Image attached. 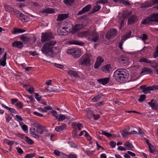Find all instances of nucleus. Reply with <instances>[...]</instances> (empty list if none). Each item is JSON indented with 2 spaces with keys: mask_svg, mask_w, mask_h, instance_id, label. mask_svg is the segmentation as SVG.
Returning <instances> with one entry per match:
<instances>
[{
  "mask_svg": "<svg viewBox=\"0 0 158 158\" xmlns=\"http://www.w3.org/2000/svg\"><path fill=\"white\" fill-rule=\"evenodd\" d=\"M56 43V42L54 40H51L46 42L42 47L41 51L47 56L54 57L60 51L59 47H53Z\"/></svg>",
  "mask_w": 158,
  "mask_h": 158,
  "instance_id": "1",
  "label": "nucleus"
},
{
  "mask_svg": "<svg viewBox=\"0 0 158 158\" xmlns=\"http://www.w3.org/2000/svg\"><path fill=\"white\" fill-rule=\"evenodd\" d=\"M126 72V70L122 69H118L114 72V77L118 82H124L128 77Z\"/></svg>",
  "mask_w": 158,
  "mask_h": 158,
  "instance_id": "2",
  "label": "nucleus"
},
{
  "mask_svg": "<svg viewBox=\"0 0 158 158\" xmlns=\"http://www.w3.org/2000/svg\"><path fill=\"white\" fill-rule=\"evenodd\" d=\"M91 57V55L87 53L84 54L80 59L79 61L80 64L87 65L90 62Z\"/></svg>",
  "mask_w": 158,
  "mask_h": 158,
  "instance_id": "3",
  "label": "nucleus"
},
{
  "mask_svg": "<svg viewBox=\"0 0 158 158\" xmlns=\"http://www.w3.org/2000/svg\"><path fill=\"white\" fill-rule=\"evenodd\" d=\"M99 37V34L96 31L95 29L89 31L88 38L89 40L96 42L98 40Z\"/></svg>",
  "mask_w": 158,
  "mask_h": 158,
  "instance_id": "4",
  "label": "nucleus"
},
{
  "mask_svg": "<svg viewBox=\"0 0 158 158\" xmlns=\"http://www.w3.org/2000/svg\"><path fill=\"white\" fill-rule=\"evenodd\" d=\"M67 53L69 54L72 55L75 58H78L81 55V51L77 49L71 48L68 49Z\"/></svg>",
  "mask_w": 158,
  "mask_h": 158,
  "instance_id": "5",
  "label": "nucleus"
},
{
  "mask_svg": "<svg viewBox=\"0 0 158 158\" xmlns=\"http://www.w3.org/2000/svg\"><path fill=\"white\" fill-rule=\"evenodd\" d=\"M117 34V31L116 29H111L106 34V37L107 39H110V38H113L116 36Z\"/></svg>",
  "mask_w": 158,
  "mask_h": 158,
  "instance_id": "6",
  "label": "nucleus"
},
{
  "mask_svg": "<svg viewBox=\"0 0 158 158\" xmlns=\"http://www.w3.org/2000/svg\"><path fill=\"white\" fill-rule=\"evenodd\" d=\"M54 38V36L51 33H42V35L41 36V41L42 42H45Z\"/></svg>",
  "mask_w": 158,
  "mask_h": 158,
  "instance_id": "7",
  "label": "nucleus"
},
{
  "mask_svg": "<svg viewBox=\"0 0 158 158\" xmlns=\"http://www.w3.org/2000/svg\"><path fill=\"white\" fill-rule=\"evenodd\" d=\"M14 11L16 14L19 15L18 16L19 17V18L20 20L23 22H25L27 21V19L28 18V16H27L25 15L20 11L16 9L15 10V11Z\"/></svg>",
  "mask_w": 158,
  "mask_h": 158,
  "instance_id": "8",
  "label": "nucleus"
},
{
  "mask_svg": "<svg viewBox=\"0 0 158 158\" xmlns=\"http://www.w3.org/2000/svg\"><path fill=\"white\" fill-rule=\"evenodd\" d=\"M147 85H143L139 87V88L142 90L143 92L145 94L150 93V91L153 90V87L152 86L149 87H147Z\"/></svg>",
  "mask_w": 158,
  "mask_h": 158,
  "instance_id": "9",
  "label": "nucleus"
},
{
  "mask_svg": "<svg viewBox=\"0 0 158 158\" xmlns=\"http://www.w3.org/2000/svg\"><path fill=\"white\" fill-rule=\"evenodd\" d=\"M92 7L91 5L89 4L82 8V9L79 11L77 14V15H81L85 12L89 11Z\"/></svg>",
  "mask_w": 158,
  "mask_h": 158,
  "instance_id": "10",
  "label": "nucleus"
},
{
  "mask_svg": "<svg viewBox=\"0 0 158 158\" xmlns=\"http://www.w3.org/2000/svg\"><path fill=\"white\" fill-rule=\"evenodd\" d=\"M148 104L152 109H158V104L156 100L152 99L150 102H148Z\"/></svg>",
  "mask_w": 158,
  "mask_h": 158,
  "instance_id": "11",
  "label": "nucleus"
},
{
  "mask_svg": "<svg viewBox=\"0 0 158 158\" xmlns=\"http://www.w3.org/2000/svg\"><path fill=\"white\" fill-rule=\"evenodd\" d=\"M12 46L21 49L24 47V45L23 42L21 41H15L12 43Z\"/></svg>",
  "mask_w": 158,
  "mask_h": 158,
  "instance_id": "12",
  "label": "nucleus"
},
{
  "mask_svg": "<svg viewBox=\"0 0 158 158\" xmlns=\"http://www.w3.org/2000/svg\"><path fill=\"white\" fill-rule=\"evenodd\" d=\"M83 27H84V26L82 24H76L75 25L74 27L73 28L72 31V32L74 34L83 28Z\"/></svg>",
  "mask_w": 158,
  "mask_h": 158,
  "instance_id": "13",
  "label": "nucleus"
},
{
  "mask_svg": "<svg viewBox=\"0 0 158 158\" xmlns=\"http://www.w3.org/2000/svg\"><path fill=\"white\" fill-rule=\"evenodd\" d=\"M69 16V14H62L58 15L57 16V18L56 21L58 22H60L63 20L67 19Z\"/></svg>",
  "mask_w": 158,
  "mask_h": 158,
  "instance_id": "14",
  "label": "nucleus"
},
{
  "mask_svg": "<svg viewBox=\"0 0 158 158\" xmlns=\"http://www.w3.org/2000/svg\"><path fill=\"white\" fill-rule=\"evenodd\" d=\"M128 61V58L123 56H120L118 59V61L121 64H126Z\"/></svg>",
  "mask_w": 158,
  "mask_h": 158,
  "instance_id": "15",
  "label": "nucleus"
},
{
  "mask_svg": "<svg viewBox=\"0 0 158 158\" xmlns=\"http://www.w3.org/2000/svg\"><path fill=\"white\" fill-rule=\"evenodd\" d=\"M140 73L141 74H151L153 73V71L149 68L144 67L142 69Z\"/></svg>",
  "mask_w": 158,
  "mask_h": 158,
  "instance_id": "16",
  "label": "nucleus"
},
{
  "mask_svg": "<svg viewBox=\"0 0 158 158\" xmlns=\"http://www.w3.org/2000/svg\"><path fill=\"white\" fill-rule=\"evenodd\" d=\"M137 19V17L135 15H132L128 19L127 24L128 25H132L135 22Z\"/></svg>",
  "mask_w": 158,
  "mask_h": 158,
  "instance_id": "17",
  "label": "nucleus"
},
{
  "mask_svg": "<svg viewBox=\"0 0 158 158\" xmlns=\"http://www.w3.org/2000/svg\"><path fill=\"white\" fill-rule=\"evenodd\" d=\"M97 81L99 84L105 85L109 82L110 78L109 77L101 78L98 79Z\"/></svg>",
  "mask_w": 158,
  "mask_h": 158,
  "instance_id": "18",
  "label": "nucleus"
},
{
  "mask_svg": "<svg viewBox=\"0 0 158 158\" xmlns=\"http://www.w3.org/2000/svg\"><path fill=\"white\" fill-rule=\"evenodd\" d=\"M152 15H149L148 18L143 20L141 23L143 24H148L150 22H153Z\"/></svg>",
  "mask_w": 158,
  "mask_h": 158,
  "instance_id": "19",
  "label": "nucleus"
},
{
  "mask_svg": "<svg viewBox=\"0 0 158 158\" xmlns=\"http://www.w3.org/2000/svg\"><path fill=\"white\" fill-rule=\"evenodd\" d=\"M20 39L23 41L24 44H27L30 41L31 39L30 37H28L24 35H22L20 37Z\"/></svg>",
  "mask_w": 158,
  "mask_h": 158,
  "instance_id": "20",
  "label": "nucleus"
},
{
  "mask_svg": "<svg viewBox=\"0 0 158 158\" xmlns=\"http://www.w3.org/2000/svg\"><path fill=\"white\" fill-rule=\"evenodd\" d=\"M67 29L68 28L66 27H62V29L59 28L57 30V32L60 35H66L68 33V31H67Z\"/></svg>",
  "mask_w": 158,
  "mask_h": 158,
  "instance_id": "21",
  "label": "nucleus"
},
{
  "mask_svg": "<svg viewBox=\"0 0 158 158\" xmlns=\"http://www.w3.org/2000/svg\"><path fill=\"white\" fill-rule=\"evenodd\" d=\"M36 131L37 133L40 134H43L44 132H47L48 131V130L46 129L45 127L42 125L36 129Z\"/></svg>",
  "mask_w": 158,
  "mask_h": 158,
  "instance_id": "22",
  "label": "nucleus"
},
{
  "mask_svg": "<svg viewBox=\"0 0 158 158\" xmlns=\"http://www.w3.org/2000/svg\"><path fill=\"white\" fill-rule=\"evenodd\" d=\"M35 129L33 127H31L30 130V133L31 136L36 139H39V135L35 134Z\"/></svg>",
  "mask_w": 158,
  "mask_h": 158,
  "instance_id": "23",
  "label": "nucleus"
},
{
  "mask_svg": "<svg viewBox=\"0 0 158 158\" xmlns=\"http://www.w3.org/2000/svg\"><path fill=\"white\" fill-rule=\"evenodd\" d=\"M7 54L6 52L3 57L0 59V65L4 67L6 65V56Z\"/></svg>",
  "mask_w": 158,
  "mask_h": 158,
  "instance_id": "24",
  "label": "nucleus"
},
{
  "mask_svg": "<svg viewBox=\"0 0 158 158\" xmlns=\"http://www.w3.org/2000/svg\"><path fill=\"white\" fill-rule=\"evenodd\" d=\"M151 65L153 68L155 69L156 74H158V62H156L155 60L152 61Z\"/></svg>",
  "mask_w": 158,
  "mask_h": 158,
  "instance_id": "25",
  "label": "nucleus"
},
{
  "mask_svg": "<svg viewBox=\"0 0 158 158\" xmlns=\"http://www.w3.org/2000/svg\"><path fill=\"white\" fill-rule=\"evenodd\" d=\"M111 68V67L110 64H106L102 67V70L106 73L109 72Z\"/></svg>",
  "mask_w": 158,
  "mask_h": 158,
  "instance_id": "26",
  "label": "nucleus"
},
{
  "mask_svg": "<svg viewBox=\"0 0 158 158\" xmlns=\"http://www.w3.org/2000/svg\"><path fill=\"white\" fill-rule=\"evenodd\" d=\"M115 2H119L125 6H130L131 4L127 0H113Z\"/></svg>",
  "mask_w": 158,
  "mask_h": 158,
  "instance_id": "27",
  "label": "nucleus"
},
{
  "mask_svg": "<svg viewBox=\"0 0 158 158\" xmlns=\"http://www.w3.org/2000/svg\"><path fill=\"white\" fill-rule=\"evenodd\" d=\"M25 31H26L25 30H23L21 29L13 28V30L11 31V33L13 34H15L17 33L24 32Z\"/></svg>",
  "mask_w": 158,
  "mask_h": 158,
  "instance_id": "28",
  "label": "nucleus"
},
{
  "mask_svg": "<svg viewBox=\"0 0 158 158\" xmlns=\"http://www.w3.org/2000/svg\"><path fill=\"white\" fill-rule=\"evenodd\" d=\"M66 124L64 123L60 126H57L56 127L55 130L57 132H60L66 129Z\"/></svg>",
  "mask_w": 158,
  "mask_h": 158,
  "instance_id": "29",
  "label": "nucleus"
},
{
  "mask_svg": "<svg viewBox=\"0 0 158 158\" xmlns=\"http://www.w3.org/2000/svg\"><path fill=\"white\" fill-rule=\"evenodd\" d=\"M89 34V31H84L79 32L78 36L80 37H88Z\"/></svg>",
  "mask_w": 158,
  "mask_h": 158,
  "instance_id": "30",
  "label": "nucleus"
},
{
  "mask_svg": "<svg viewBox=\"0 0 158 158\" xmlns=\"http://www.w3.org/2000/svg\"><path fill=\"white\" fill-rule=\"evenodd\" d=\"M95 4L96 5L94 6L92 10L90 12V14H94L99 10L101 9V7L100 5H98V4H96V3Z\"/></svg>",
  "mask_w": 158,
  "mask_h": 158,
  "instance_id": "31",
  "label": "nucleus"
},
{
  "mask_svg": "<svg viewBox=\"0 0 158 158\" xmlns=\"http://www.w3.org/2000/svg\"><path fill=\"white\" fill-rule=\"evenodd\" d=\"M55 10L52 8H47L43 10V13L52 14L55 12Z\"/></svg>",
  "mask_w": 158,
  "mask_h": 158,
  "instance_id": "32",
  "label": "nucleus"
},
{
  "mask_svg": "<svg viewBox=\"0 0 158 158\" xmlns=\"http://www.w3.org/2000/svg\"><path fill=\"white\" fill-rule=\"evenodd\" d=\"M139 61L140 62L145 63L147 64H151L152 61L150 60L145 57H143L139 59Z\"/></svg>",
  "mask_w": 158,
  "mask_h": 158,
  "instance_id": "33",
  "label": "nucleus"
},
{
  "mask_svg": "<svg viewBox=\"0 0 158 158\" xmlns=\"http://www.w3.org/2000/svg\"><path fill=\"white\" fill-rule=\"evenodd\" d=\"M131 15V13L128 11L124 12L121 15L122 18L123 19L127 18Z\"/></svg>",
  "mask_w": 158,
  "mask_h": 158,
  "instance_id": "34",
  "label": "nucleus"
},
{
  "mask_svg": "<svg viewBox=\"0 0 158 158\" xmlns=\"http://www.w3.org/2000/svg\"><path fill=\"white\" fill-rule=\"evenodd\" d=\"M68 73L71 76H72L75 77H77L78 76L77 73L75 71L72 70H68Z\"/></svg>",
  "mask_w": 158,
  "mask_h": 158,
  "instance_id": "35",
  "label": "nucleus"
},
{
  "mask_svg": "<svg viewBox=\"0 0 158 158\" xmlns=\"http://www.w3.org/2000/svg\"><path fill=\"white\" fill-rule=\"evenodd\" d=\"M69 43L71 44H75L79 45H81L83 44L82 42H81L79 41L74 40L70 41L69 42Z\"/></svg>",
  "mask_w": 158,
  "mask_h": 158,
  "instance_id": "36",
  "label": "nucleus"
},
{
  "mask_svg": "<svg viewBox=\"0 0 158 158\" xmlns=\"http://www.w3.org/2000/svg\"><path fill=\"white\" fill-rule=\"evenodd\" d=\"M154 22L158 23V13H154L152 14Z\"/></svg>",
  "mask_w": 158,
  "mask_h": 158,
  "instance_id": "37",
  "label": "nucleus"
},
{
  "mask_svg": "<svg viewBox=\"0 0 158 158\" xmlns=\"http://www.w3.org/2000/svg\"><path fill=\"white\" fill-rule=\"evenodd\" d=\"M122 132L121 135L123 137H125L129 135H131V133L127 131L126 129H125L123 131H122Z\"/></svg>",
  "mask_w": 158,
  "mask_h": 158,
  "instance_id": "38",
  "label": "nucleus"
},
{
  "mask_svg": "<svg viewBox=\"0 0 158 158\" xmlns=\"http://www.w3.org/2000/svg\"><path fill=\"white\" fill-rule=\"evenodd\" d=\"M152 0H150V1H146L144 2L143 3L147 6V7H149L152 6L153 5Z\"/></svg>",
  "mask_w": 158,
  "mask_h": 158,
  "instance_id": "39",
  "label": "nucleus"
},
{
  "mask_svg": "<svg viewBox=\"0 0 158 158\" xmlns=\"http://www.w3.org/2000/svg\"><path fill=\"white\" fill-rule=\"evenodd\" d=\"M25 138H26V141L27 143L28 144L31 145L33 144L34 143V142L33 140H32L30 138L28 137V136H25Z\"/></svg>",
  "mask_w": 158,
  "mask_h": 158,
  "instance_id": "40",
  "label": "nucleus"
},
{
  "mask_svg": "<svg viewBox=\"0 0 158 158\" xmlns=\"http://www.w3.org/2000/svg\"><path fill=\"white\" fill-rule=\"evenodd\" d=\"M124 145L126 146L127 147L131 148H134V146L132 144L130 143L128 141H126L124 144Z\"/></svg>",
  "mask_w": 158,
  "mask_h": 158,
  "instance_id": "41",
  "label": "nucleus"
},
{
  "mask_svg": "<svg viewBox=\"0 0 158 158\" xmlns=\"http://www.w3.org/2000/svg\"><path fill=\"white\" fill-rule=\"evenodd\" d=\"M104 61V60L102 57L101 56H98L97 58L96 62L101 64Z\"/></svg>",
  "mask_w": 158,
  "mask_h": 158,
  "instance_id": "42",
  "label": "nucleus"
},
{
  "mask_svg": "<svg viewBox=\"0 0 158 158\" xmlns=\"http://www.w3.org/2000/svg\"><path fill=\"white\" fill-rule=\"evenodd\" d=\"M74 2V0H64V2L67 5H71Z\"/></svg>",
  "mask_w": 158,
  "mask_h": 158,
  "instance_id": "43",
  "label": "nucleus"
},
{
  "mask_svg": "<svg viewBox=\"0 0 158 158\" xmlns=\"http://www.w3.org/2000/svg\"><path fill=\"white\" fill-rule=\"evenodd\" d=\"M146 98V95L144 94L141 95L140 96L139 98L138 99V101L139 102H143L145 100Z\"/></svg>",
  "mask_w": 158,
  "mask_h": 158,
  "instance_id": "44",
  "label": "nucleus"
},
{
  "mask_svg": "<svg viewBox=\"0 0 158 158\" xmlns=\"http://www.w3.org/2000/svg\"><path fill=\"white\" fill-rule=\"evenodd\" d=\"M101 98V96L99 95H98L93 98L92 99V101L93 102H97Z\"/></svg>",
  "mask_w": 158,
  "mask_h": 158,
  "instance_id": "45",
  "label": "nucleus"
},
{
  "mask_svg": "<svg viewBox=\"0 0 158 158\" xmlns=\"http://www.w3.org/2000/svg\"><path fill=\"white\" fill-rule=\"evenodd\" d=\"M94 114L91 111H89L87 113L86 117L89 119H90L93 116Z\"/></svg>",
  "mask_w": 158,
  "mask_h": 158,
  "instance_id": "46",
  "label": "nucleus"
},
{
  "mask_svg": "<svg viewBox=\"0 0 158 158\" xmlns=\"http://www.w3.org/2000/svg\"><path fill=\"white\" fill-rule=\"evenodd\" d=\"M72 134L73 136L76 138L77 136V131L76 128H74L72 132Z\"/></svg>",
  "mask_w": 158,
  "mask_h": 158,
  "instance_id": "47",
  "label": "nucleus"
},
{
  "mask_svg": "<svg viewBox=\"0 0 158 158\" xmlns=\"http://www.w3.org/2000/svg\"><path fill=\"white\" fill-rule=\"evenodd\" d=\"M108 2V1L107 0H99L98 1L96 2V4H98V3H101L102 4H104L106 3H107Z\"/></svg>",
  "mask_w": 158,
  "mask_h": 158,
  "instance_id": "48",
  "label": "nucleus"
},
{
  "mask_svg": "<svg viewBox=\"0 0 158 158\" xmlns=\"http://www.w3.org/2000/svg\"><path fill=\"white\" fill-rule=\"evenodd\" d=\"M66 118L65 116L63 114H60L59 117H58V118H56L58 121H62L64 120Z\"/></svg>",
  "mask_w": 158,
  "mask_h": 158,
  "instance_id": "49",
  "label": "nucleus"
},
{
  "mask_svg": "<svg viewBox=\"0 0 158 158\" xmlns=\"http://www.w3.org/2000/svg\"><path fill=\"white\" fill-rule=\"evenodd\" d=\"M102 134L105 135L107 137H110L112 136V135L108 132H105L104 131H102Z\"/></svg>",
  "mask_w": 158,
  "mask_h": 158,
  "instance_id": "50",
  "label": "nucleus"
},
{
  "mask_svg": "<svg viewBox=\"0 0 158 158\" xmlns=\"http://www.w3.org/2000/svg\"><path fill=\"white\" fill-rule=\"evenodd\" d=\"M158 56V46H156V51L153 53V57L154 58H156Z\"/></svg>",
  "mask_w": 158,
  "mask_h": 158,
  "instance_id": "51",
  "label": "nucleus"
},
{
  "mask_svg": "<svg viewBox=\"0 0 158 158\" xmlns=\"http://www.w3.org/2000/svg\"><path fill=\"white\" fill-rule=\"evenodd\" d=\"M35 155V153L28 154L25 156V158H32Z\"/></svg>",
  "mask_w": 158,
  "mask_h": 158,
  "instance_id": "52",
  "label": "nucleus"
},
{
  "mask_svg": "<svg viewBox=\"0 0 158 158\" xmlns=\"http://www.w3.org/2000/svg\"><path fill=\"white\" fill-rule=\"evenodd\" d=\"M131 31H129L127 34L123 36V40H127V38H128L130 37V36L131 35Z\"/></svg>",
  "mask_w": 158,
  "mask_h": 158,
  "instance_id": "53",
  "label": "nucleus"
},
{
  "mask_svg": "<svg viewBox=\"0 0 158 158\" xmlns=\"http://www.w3.org/2000/svg\"><path fill=\"white\" fill-rule=\"evenodd\" d=\"M68 143L71 147L74 148H76L77 147V145L73 142H68Z\"/></svg>",
  "mask_w": 158,
  "mask_h": 158,
  "instance_id": "54",
  "label": "nucleus"
},
{
  "mask_svg": "<svg viewBox=\"0 0 158 158\" xmlns=\"http://www.w3.org/2000/svg\"><path fill=\"white\" fill-rule=\"evenodd\" d=\"M154 146L152 145L150 147H148L150 152L151 153H154L156 150L154 149Z\"/></svg>",
  "mask_w": 158,
  "mask_h": 158,
  "instance_id": "55",
  "label": "nucleus"
},
{
  "mask_svg": "<svg viewBox=\"0 0 158 158\" xmlns=\"http://www.w3.org/2000/svg\"><path fill=\"white\" fill-rule=\"evenodd\" d=\"M101 64L96 61L94 66V68L95 69H98L101 65Z\"/></svg>",
  "mask_w": 158,
  "mask_h": 158,
  "instance_id": "56",
  "label": "nucleus"
},
{
  "mask_svg": "<svg viewBox=\"0 0 158 158\" xmlns=\"http://www.w3.org/2000/svg\"><path fill=\"white\" fill-rule=\"evenodd\" d=\"M46 90L47 92H55L56 91V90H54L52 89L51 88H50L49 87H48L46 89Z\"/></svg>",
  "mask_w": 158,
  "mask_h": 158,
  "instance_id": "57",
  "label": "nucleus"
},
{
  "mask_svg": "<svg viewBox=\"0 0 158 158\" xmlns=\"http://www.w3.org/2000/svg\"><path fill=\"white\" fill-rule=\"evenodd\" d=\"M5 10L7 11H10L11 9L10 6L8 5H5L4 6Z\"/></svg>",
  "mask_w": 158,
  "mask_h": 158,
  "instance_id": "58",
  "label": "nucleus"
},
{
  "mask_svg": "<svg viewBox=\"0 0 158 158\" xmlns=\"http://www.w3.org/2000/svg\"><path fill=\"white\" fill-rule=\"evenodd\" d=\"M51 113L52 115L56 118H58V116H57V112L55 110H52L51 111Z\"/></svg>",
  "mask_w": 158,
  "mask_h": 158,
  "instance_id": "59",
  "label": "nucleus"
},
{
  "mask_svg": "<svg viewBox=\"0 0 158 158\" xmlns=\"http://www.w3.org/2000/svg\"><path fill=\"white\" fill-rule=\"evenodd\" d=\"M54 65L57 68H58L60 69H63L64 68V66L60 64H58L56 63L54 64Z\"/></svg>",
  "mask_w": 158,
  "mask_h": 158,
  "instance_id": "60",
  "label": "nucleus"
},
{
  "mask_svg": "<svg viewBox=\"0 0 158 158\" xmlns=\"http://www.w3.org/2000/svg\"><path fill=\"white\" fill-rule=\"evenodd\" d=\"M52 107L48 106L44 107V112H46L47 110H52Z\"/></svg>",
  "mask_w": 158,
  "mask_h": 158,
  "instance_id": "61",
  "label": "nucleus"
},
{
  "mask_svg": "<svg viewBox=\"0 0 158 158\" xmlns=\"http://www.w3.org/2000/svg\"><path fill=\"white\" fill-rule=\"evenodd\" d=\"M16 106L18 107L20 109L22 108L23 106V104L20 102L17 103L16 104Z\"/></svg>",
  "mask_w": 158,
  "mask_h": 158,
  "instance_id": "62",
  "label": "nucleus"
},
{
  "mask_svg": "<svg viewBox=\"0 0 158 158\" xmlns=\"http://www.w3.org/2000/svg\"><path fill=\"white\" fill-rule=\"evenodd\" d=\"M18 152L20 154H22L23 153V151L22 149L19 147H17L16 148Z\"/></svg>",
  "mask_w": 158,
  "mask_h": 158,
  "instance_id": "63",
  "label": "nucleus"
},
{
  "mask_svg": "<svg viewBox=\"0 0 158 158\" xmlns=\"http://www.w3.org/2000/svg\"><path fill=\"white\" fill-rule=\"evenodd\" d=\"M35 96L36 99L38 101H40V100L41 97L38 93H35Z\"/></svg>",
  "mask_w": 158,
  "mask_h": 158,
  "instance_id": "64",
  "label": "nucleus"
}]
</instances>
